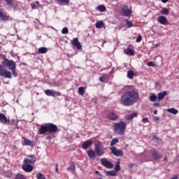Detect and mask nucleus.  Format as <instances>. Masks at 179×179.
<instances>
[{
  "label": "nucleus",
  "instance_id": "nucleus-17",
  "mask_svg": "<svg viewBox=\"0 0 179 179\" xmlns=\"http://www.w3.org/2000/svg\"><path fill=\"white\" fill-rule=\"evenodd\" d=\"M10 17H9V15L3 13V12L0 10V20H1V22H8V20H9Z\"/></svg>",
  "mask_w": 179,
  "mask_h": 179
},
{
  "label": "nucleus",
  "instance_id": "nucleus-30",
  "mask_svg": "<svg viewBox=\"0 0 179 179\" xmlns=\"http://www.w3.org/2000/svg\"><path fill=\"white\" fill-rule=\"evenodd\" d=\"M38 51L39 54H45L47 51H48V50L47 49V48L42 47L39 48Z\"/></svg>",
  "mask_w": 179,
  "mask_h": 179
},
{
  "label": "nucleus",
  "instance_id": "nucleus-14",
  "mask_svg": "<svg viewBox=\"0 0 179 179\" xmlns=\"http://www.w3.org/2000/svg\"><path fill=\"white\" fill-rule=\"evenodd\" d=\"M45 93L46 96H51L52 97H55V96H61V92L51 91V90H45Z\"/></svg>",
  "mask_w": 179,
  "mask_h": 179
},
{
  "label": "nucleus",
  "instance_id": "nucleus-27",
  "mask_svg": "<svg viewBox=\"0 0 179 179\" xmlns=\"http://www.w3.org/2000/svg\"><path fill=\"white\" fill-rule=\"evenodd\" d=\"M100 82L102 83H107L108 82V77L107 76L104 75L99 78Z\"/></svg>",
  "mask_w": 179,
  "mask_h": 179
},
{
  "label": "nucleus",
  "instance_id": "nucleus-59",
  "mask_svg": "<svg viewBox=\"0 0 179 179\" xmlns=\"http://www.w3.org/2000/svg\"><path fill=\"white\" fill-rule=\"evenodd\" d=\"M28 1H30V0H28Z\"/></svg>",
  "mask_w": 179,
  "mask_h": 179
},
{
  "label": "nucleus",
  "instance_id": "nucleus-40",
  "mask_svg": "<svg viewBox=\"0 0 179 179\" xmlns=\"http://www.w3.org/2000/svg\"><path fill=\"white\" fill-rule=\"evenodd\" d=\"M126 24L128 28L134 27V24L132 23V21H129L128 20H126Z\"/></svg>",
  "mask_w": 179,
  "mask_h": 179
},
{
  "label": "nucleus",
  "instance_id": "nucleus-47",
  "mask_svg": "<svg viewBox=\"0 0 179 179\" xmlns=\"http://www.w3.org/2000/svg\"><path fill=\"white\" fill-rule=\"evenodd\" d=\"M55 171L57 174H59V170L58 169V164L55 165Z\"/></svg>",
  "mask_w": 179,
  "mask_h": 179
},
{
  "label": "nucleus",
  "instance_id": "nucleus-5",
  "mask_svg": "<svg viewBox=\"0 0 179 179\" xmlns=\"http://www.w3.org/2000/svg\"><path fill=\"white\" fill-rule=\"evenodd\" d=\"M0 121L1 124H4L5 125H16V121L13 120L11 122L10 120L8 119L6 115L1 113H0Z\"/></svg>",
  "mask_w": 179,
  "mask_h": 179
},
{
  "label": "nucleus",
  "instance_id": "nucleus-52",
  "mask_svg": "<svg viewBox=\"0 0 179 179\" xmlns=\"http://www.w3.org/2000/svg\"><path fill=\"white\" fill-rule=\"evenodd\" d=\"M162 2L163 3H167V2H169V0H162Z\"/></svg>",
  "mask_w": 179,
  "mask_h": 179
},
{
  "label": "nucleus",
  "instance_id": "nucleus-19",
  "mask_svg": "<svg viewBox=\"0 0 179 179\" xmlns=\"http://www.w3.org/2000/svg\"><path fill=\"white\" fill-rule=\"evenodd\" d=\"M46 132H48V127L46 125H41V128L38 129L39 135H44Z\"/></svg>",
  "mask_w": 179,
  "mask_h": 179
},
{
  "label": "nucleus",
  "instance_id": "nucleus-22",
  "mask_svg": "<svg viewBox=\"0 0 179 179\" xmlns=\"http://www.w3.org/2000/svg\"><path fill=\"white\" fill-rule=\"evenodd\" d=\"M22 146H31V141L29 140L28 138H26L25 137L22 138Z\"/></svg>",
  "mask_w": 179,
  "mask_h": 179
},
{
  "label": "nucleus",
  "instance_id": "nucleus-16",
  "mask_svg": "<svg viewBox=\"0 0 179 179\" xmlns=\"http://www.w3.org/2000/svg\"><path fill=\"white\" fill-rule=\"evenodd\" d=\"M151 156L154 160H159V159L162 157V154H160L159 152H157L156 150H152L151 151Z\"/></svg>",
  "mask_w": 179,
  "mask_h": 179
},
{
  "label": "nucleus",
  "instance_id": "nucleus-2",
  "mask_svg": "<svg viewBox=\"0 0 179 179\" xmlns=\"http://www.w3.org/2000/svg\"><path fill=\"white\" fill-rule=\"evenodd\" d=\"M94 145L95 146V150H90L87 151L88 157L92 159H96V155L100 157L105 153L104 148H101V143L100 141H94Z\"/></svg>",
  "mask_w": 179,
  "mask_h": 179
},
{
  "label": "nucleus",
  "instance_id": "nucleus-4",
  "mask_svg": "<svg viewBox=\"0 0 179 179\" xmlns=\"http://www.w3.org/2000/svg\"><path fill=\"white\" fill-rule=\"evenodd\" d=\"M113 131L117 135H124L125 129H127V123L124 121H120L113 124Z\"/></svg>",
  "mask_w": 179,
  "mask_h": 179
},
{
  "label": "nucleus",
  "instance_id": "nucleus-31",
  "mask_svg": "<svg viewBox=\"0 0 179 179\" xmlns=\"http://www.w3.org/2000/svg\"><path fill=\"white\" fill-rule=\"evenodd\" d=\"M106 176H111L112 177H115V176H117V172L115 171H106Z\"/></svg>",
  "mask_w": 179,
  "mask_h": 179
},
{
  "label": "nucleus",
  "instance_id": "nucleus-36",
  "mask_svg": "<svg viewBox=\"0 0 179 179\" xmlns=\"http://www.w3.org/2000/svg\"><path fill=\"white\" fill-rule=\"evenodd\" d=\"M57 2L60 3V5H68L69 3V0H57Z\"/></svg>",
  "mask_w": 179,
  "mask_h": 179
},
{
  "label": "nucleus",
  "instance_id": "nucleus-54",
  "mask_svg": "<svg viewBox=\"0 0 179 179\" xmlns=\"http://www.w3.org/2000/svg\"><path fill=\"white\" fill-rule=\"evenodd\" d=\"M154 114H155V115H157V110H154Z\"/></svg>",
  "mask_w": 179,
  "mask_h": 179
},
{
  "label": "nucleus",
  "instance_id": "nucleus-18",
  "mask_svg": "<svg viewBox=\"0 0 179 179\" xmlns=\"http://www.w3.org/2000/svg\"><path fill=\"white\" fill-rule=\"evenodd\" d=\"M72 45H74V47H76L77 50H80L82 48V45L80 44V42H79L78 38H75L73 40Z\"/></svg>",
  "mask_w": 179,
  "mask_h": 179
},
{
  "label": "nucleus",
  "instance_id": "nucleus-49",
  "mask_svg": "<svg viewBox=\"0 0 179 179\" xmlns=\"http://www.w3.org/2000/svg\"><path fill=\"white\" fill-rule=\"evenodd\" d=\"M31 6L32 9H36V3H32L31 4Z\"/></svg>",
  "mask_w": 179,
  "mask_h": 179
},
{
  "label": "nucleus",
  "instance_id": "nucleus-43",
  "mask_svg": "<svg viewBox=\"0 0 179 179\" xmlns=\"http://www.w3.org/2000/svg\"><path fill=\"white\" fill-rule=\"evenodd\" d=\"M69 31V30L66 27L63 28L62 30V34H68Z\"/></svg>",
  "mask_w": 179,
  "mask_h": 179
},
{
  "label": "nucleus",
  "instance_id": "nucleus-38",
  "mask_svg": "<svg viewBox=\"0 0 179 179\" xmlns=\"http://www.w3.org/2000/svg\"><path fill=\"white\" fill-rule=\"evenodd\" d=\"M118 142H119L118 138H113L110 142V146H114V145H117Z\"/></svg>",
  "mask_w": 179,
  "mask_h": 179
},
{
  "label": "nucleus",
  "instance_id": "nucleus-46",
  "mask_svg": "<svg viewBox=\"0 0 179 179\" xmlns=\"http://www.w3.org/2000/svg\"><path fill=\"white\" fill-rule=\"evenodd\" d=\"M142 121L144 124H146V122H149V118L148 117L143 118Z\"/></svg>",
  "mask_w": 179,
  "mask_h": 179
},
{
  "label": "nucleus",
  "instance_id": "nucleus-34",
  "mask_svg": "<svg viewBox=\"0 0 179 179\" xmlns=\"http://www.w3.org/2000/svg\"><path fill=\"white\" fill-rule=\"evenodd\" d=\"M78 94L80 96H83V94H85V87H78Z\"/></svg>",
  "mask_w": 179,
  "mask_h": 179
},
{
  "label": "nucleus",
  "instance_id": "nucleus-55",
  "mask_svg": "<svg viewBox=\"0 0 179 179\" xmlns=\"http://www.w3.org/2000/svg\"><path fill=\"white\" fill-rule=\"evenodd\" d=\"M164 162H167V157H164Z\"/></svg>",
  "mask_w": 179,
  "mask_h": 179
},
{
  "label": "nucleus",
  "instance_id": "nucleus-39",
  "mask_svg": "<svg viewBox=\"0 0 179 179\" xmlns=\"http://www.w3.org/2000/svg\"><path fill=\"white\" fill-rule=\"evenodd\" d=\"M15 179H26V178H24V176H23V174H20V173L15 175Z\"/></svg>",
  "mask_w": 179,
  "mask_h": 179
},
{
  "label": "nucleus",
  "instance_id": "nucleus-9",
  "mask_svg": "<svg viewBox=\"0 0 179 179\" xmlns=\"http://www.w3.org/2000/svg\"><path fill=\"white\" fill-rule=\"evenodd\" d=\"M112 155H114V156H116V157H121L124 156V151L122 150H118L115 147H112L110 148Z\"/></svg>",
  "mask_w": 179,
  "mask_h": 179
},
{
  "label": "nucleus",
  "instance_id": "nucleus-28",
  "mask_svg": "<svg viewBox=\"0 0 179 179\" xmlns=\"http://www.w3.org/2000/svg\"><path fill=\"white\" fill-rule=\"evenodd\" d=\"M104 27V22L103 21L96 22L95 24V27L96 29H101V27Z\"/></svg>",
  "mask_w": 179,
  "mask_h": 179
},
{
  "label": "nucleus",
  "instance_id": "nucleus-45",
  "mask_svg": "<svg viewBox=\"0 0 179 179\" xmlns=\"http://www.w3.org/2000/svg\"><path fill=\"white\" fill-rule=\"evenodd\" d=\"M147 65H148V66H155V62H148L147 63Z\"/></svg>",
  "mask_w": 179,
  "mask_h": 179
},
{
  "label": "nucleus",
  "instance_id": "nucleus-33",
  "mask_svg": "<svg viewBox=\"0 0 179 179\" xmlns=\"http://www.w3.org/2000/svg\"><path fill=\"white\" fill-rule=\"evenodd\" d=\"M69 166H70L67 168L68 171H71V170L72 171H75V164H73V162H71Z\"/></svg>",
  "mask_w": 179,
  "mask_h": 179
},
{
  "label": "nucleus",
  "instance_id": "nucleus-1",
  "mask_svg": "<svg viewBox=\"0 0 179 179\" xmlns=\"http://www.w3.org/2000/svg\"><path fill=\"white\" fill-rule=\"evenodd\" d=\"M139 100V93L135 90L126 92L120 97V103L124 107H131Z\"/></svg>",
  "mask_w": 179,
  "mask_h": 179
},
{
  "label": "nucleus",
  "instance_id": "nucleus-21",
  "mask_svg": "<svg viewBox=\"0 0 179 179\" xmlns=\"http://www.w3.org/2000/svg\"><path fill=\"white\" fill-rule=\"evenodd\" d=\"M124 53L126 54V55H129L130 57H132L135 55V50L131 48H127L124 50Z\"/></svg>",
  "mask_w": 179,
  "mask_h": 179
},
{
  "label": "nucleus",
  "instance_id": "nucleus-8",
  "mask_svg": "<svg viewBox=\"0 0 179 179\" xmlns=\"http://www.w3.org/2000/svg\"><path fill=\"white\" fill-rule=\"evenodd\" d=\"M46 125L48 127V132H49V134H55L59 131V129H58V127H57L54 123H48Z\"/></svg>",
  "mask_w": 179,
  "mask_h": 179
},
{
  "label": "nucleus",
  "instance_id": "nucleus-41",
  "mask_svg": "<svg viewBox=\"0 0 179 179\" xmlns=\"http://www.w3.org/2000/svg\"><path fill=\"white\" fill-rule=\"evenodd\" d=\"M36 178L37 179H45V177L43 176V173H38L36 175Z\"/></svg>",
  "mask_w": 179,
  "mask_h": 179
},
{
  "label": "nucleus",
  "instance_id": "nucleus-32",
  "mask_svg": "<svg viewBox=\"0 0 179 179\" xmlns=\"http://www.w3.org/2000/svg\"><path fill=\"white\" fill-rule=\"evenodd\" d=\"M160 13H162V15H167L170 13V10H169V8H165L160 11Z\"/></svg>",
  "mask_w": 179,
  "mask_h": 179
},
{
  "label": "nucleus",
  "instance_id": "nucleus-37",
  "mask_svg": "<svg viewBox=\"0 0 179 179\" xmlns=\"http://www.w3.org/2000/svg\"><path fill=\"white\" fill-rule=\"evenodd\" d=\"M150 101H156V100H157V96L155 94H151L150 96Z\"/></svg>",
  "mask_w": 179,
  "mask_h": 179
},
{
  "label": "nucleus",
  "instance_id": "nucleus-15",
  "mask_svg": "<svg viewBox=\"0 0 179 179\" xmlns=\"http://www.w3.org/2000/svg\"><path fill=\"white\" fill-rule=\"evenodd\" d=\"M157 22L158 23H160V24H163L164 26H166V24H169V20H167V17H164V15L158 17Z\"/></svg>",
  "mask_w": 179,
  "mask_h": 179
},
{
  "label": "nucleus",
  "instance_id": "nucleus-48",
  "mask_svg": "<svg viewBox=\"0 0 179 179\" xmlns=\"http://www.w3.org/2000/svg\"><path fill=\"white\" fill-rule=\"evenodd\" d=\"M153 106H154L155 107H160V103H159V102H155V103H154Z\"/></svg>",
  "mask_w": 179,
  "mask_h": 179
},
{
  "label": "nucleus",
  "instance_id": "nucleus-50",
  "mask_svg": "<svg viewBox=\"0 0 179 179\" xmlns=\"http://www.w3.org/2000/svg\"><path fill=\"white\" fill-rule=\"evenodd\" d=\"M172 179H178V176L175 175L172 177Z\"/></svg>",
  "mask_w": 179,
  "mask_h": 179
},
{
  "label": "nucleus",
  "instance_id": "nucleus-29",
  "mask_svg": "<svg viewBox=\"0 0 179 179\" xmlns=\"http://www.w3.org/2000/svg\"><path fill=\"white\" fill-rule=\"evenodd\" d=\"M168 113H171V114H173L174 115H176V114H178V110L176 108H169L167 109Z\"/></svg>",
  "mask_w": 179,
  "mask_h": 179
},
{
  "label": "nucleus",
  "instance_id": "nucleus-11",
  "mask_svg": "<svg viewBox=\"0 0 179 179\" xmlns=\"http://www.w3.org/2000/svg\"><path fill=\"white\" fill-rule=\"evenodd\" d=\"M101 163L102 166H103L106 169H113V167H114V164H113V163H111L110 161L107 160V159H106V158H102L101 159Z\"/></svg>",
  "mask_w": 179,
  "mask_h": 179
},
{
  "label": "nucleus",
  "instance_id": "nucleus-6",
  "mask_svg": "<svg viewBox=\"0 0 179 179\" xmlns=\"http://www.w3.org/2000/svg\"><path fill=\"white\" fill-rule=\"evenodd\" d=\"M0 76L6 78V79H12V73L7 71L0 64Z\"/></svg>",
  "mask_w": 179,
  "mask_h": 179
},
{
  "label": "nucleus",
  "instance_id": "nucleus-26",
  "mask_svg": "<svg viewBox=\"0 0 179 179\" xmlns=\"http://www.w3.org/2000/svg\"><path fill=\"white\" fill-rule=\"evenodd\" d=\"M134 76H135V73L132 70H129L127 71V78L129 79H134Z\"/></svg>",
  "mask_w": 179,
  "mask_h": 179
},
{
  "label": "nucleus",
  "instance_id": "nucleus-51",
  "mask_svg": "<svg viewBox=\"0 0 179 179\" xmlns=\"http://www.w3.org/2000/svg\"><path fill=\"white\" fill-rule=\"evenodd\" d=\"M132 167H134V164H129V169H132Z\"/></svg>",
  "mask_w": 179,
  "mask_h": 179
},
{
  "label": "nucleus",
  "instance_id": "nucleus-7",
  "mask_svg": "<svg viewBox=\"0 0 179 179\" xmlns=\"http://www.w3.org/2000/svg\"><path fill=\"white\" fill-rule=\"evenodd\" d=\"M120 9L122 12L123 16H126L127 17H129L131 16V13H132V10L128 8V6L125 4L120 5Z\"/></svg>",
  "mask_w": 179,
  "mask_h": 179
},
{
  "label": "nucleus",
  "instance_id": "nucleus-35",
  "mask_svg": "<svg viewBox=\"0 0 179 179\" xmlns=\"http://www.w3.org/2000/svg\"><path fill=\"white\" fill-rule=\"evenodd\" d=\"M120 170H121V166L120 165V162H117L115 166V171L116 173H118V171H120Z\"/></svg>",
  "mask_w": 179,
  "mask_h": 179
},
{
  "label": "nucleus",
  "instance_id": "nucleus-56",
  "mask_svg": "<svg viewBox=\"0 0 179 179\" xmlns=\"http://www.w3.org/2000/svg\"><path fill=\"white\" fill-rule=\"evenodd\" d=\"M40 4V1H36V5H39Z\"/></svg>",
  "mask_w": 179,
  "mask_h": 179
},
{
  "label": "nucleus",
  "instance_id": "nucleus-57",
  "mask_svg": "<svg viewBox=\"0 0 179 179\" xmlns=\"http://www.w3.org/2000/svg\"><path fill=\"white\" fill-rule=\"evenodd\" d=\"M46 139H51V137H50V136H48L46 137Z\"/></svg>",
  "mask_w": 179,
  "mask_h": 179
},
{
  "label": "nucleus",
  "instance_id": "nucleus-13",
  "mask_svg": "<svg viewBox=\"0 0 179 179\" xmlns=\"http://www.w3.org/2000/svg\"><path fill=\"white\" fill-rule=\"evenodd\" d=\"M22 170L26 173H31L34 169V166L29 164H24L22 166Z\"/></svg>",
  "mask_w": 179,
  "mask_h": 179
},
{
  "label": "nucleus",
  "instance_id": "nucleus-23",
  "mask_svg": "<svg viewBox=\"0 0 179 179\" xmlns=\"http://www.w3.org/2000/svg\"><path fill=\"white\" fill-rule=\"evenodd\" d=\"M135 117H138V113H133L131 115H127L125 116V118L127 120V121H131V120H134Z\"/></svg>",
  "mask_w": 179,
  "mask_h": 179
},
{
  "label": "nucleus",
  "instance_id": "nucleus-25",
  "mask_svg": "<svg viewBox=\"0 0 179 179\" xmlns=\"http://www.w3.org/2000/svg\"><path fill=\"white\" fill-rule=\"evenodd\" d=\"M106 9V6L104 5H99L96 8V10L98 12H105Z\"/></svg>",
  "mask_w": 179,
  "mask_h": 179
},
{
  "label": "nucleus",
  "instance_id": "nucleus-53",
  "mask_svg": "<svg viewBox=\"0 0 179 179\" xmlns=\"http://www.w3.org/2000/svg\"><path fill=\"white\" fill-rule=\"evenodd\" d=\"M154 120H155V121H159V120H160V118H159V117H155Z\"/></svg>",
  "mask_w": 179,
  "mask_h": 179
},
{
  "label": "nucleus",
  "instance_id": "nucleus-10",
  "mask_svg": "<svg viewBox=\"0 0 179 179\" xmlns=\"http://www.w3.org/2000/svg\"><path fill=\"white\" fill-rule=\"evenodd\" d=\"M37 158L34 155H28L26 159H24V164H34Z\"/></svg>",
  "mask_w": 179,
  "mask_h": 179
},
{
  "label": "nucleus",
  "instance_id": "nucleus-58",
  "mask_svg": "<svg viewBox=\"0 0 179 179\" xmlns=\"http://www.w3.org/2000/svg\"><path fill=\"white\" fill-rule=\"evenodd\" d=\"M95 173H96V174H99V171H95Z\"/></svg>",
  "mask_w": 179,
  "mask_h": 179
},
{
  "label": "nucleus",
  "instance_id": "nucleus-24",
  "mask_svg": "<svg viewBox=\"0 0 179 179\" xmlns=\"http://www.w3.org/2000/svg\"><path fill=\"white\" fill-rule=\"evenodd\" d=\"M167 96V92L166 91H164L163 92H160L157 94V97L159 100H163L164 97H166Z\"/></svg>",
  "mask_w": 179,
  "mask_h": 179
},
{
  "label": "nucleus",
  "instance_id": "nucleus-20",
  "mask_svg": "<svg viewBox=\"0 0 179 179\" xmlns=\"http://www.w3.org/2000/svg\"><path fill=\"white\" fill-rule=\"evenodd\" d=\"M92 145H93V141L88 140L83 143L82 148L83 149H85V150H86V149H87V148H90V146H92Z\"/></svg>",
  "mask_w": 179,
  "mask_h": 179
},
{
  "label": "nucleus",
  "instance_id": "nucleus-44",
  "mask_svg": "<svg viewBox=\"0 0 179 179\" xmlns=\"http://www.w3.org/2000/svg\"><path fill=\"white\" fill-rule=\"evenodd\" d=\"M136 43H141L142 41V36H138L136 40Z\"/></svg>",
  "mask_w": 179,
  "mask_h": 179
},
{
  "label": "nucleus",
  "instance_id": "nucleus-42",
  "mask_svg": "<svg viewBox=\"0 0 179 179\" xmlns=\"http://www.w3.org/2000/svg\"><path fill=\"white\" fill-rule=\"evenodd\" d=\"M4 1H5V2H6V3L8 6H13V0H4Z\"/></svg>",
  "mask_w": 179,
  "mask_h": 179
},
{
  "label": "nucleus",
  "instance_id": "nucleus-12",
  "mask_svg": "<svg viewBox=\"0 0 179 179\" xmlns=\"http://www.w3.org/2000/svg\"><path fill=\"white\" fill-rule=\"evenodd\" d=\"M107 118L110 120V121H117V120H118V113L114 111L109 112L107 114Z\"/></svg>",
  "mask_w": 179,
  "mask_h": 179
},
{
  "label": "nucleus",
  "instance_id": "nucleus-3",
  "mask_svg": "<svg viewBox=\"0 0 179 179\" xmlns=\"http://www.w3.org/2000/svg\"><path fill=\"white\" fill-rule=\"evenodd\" d=\"M3 62L2 64L6 66V68H8L10 71H11L13 76L15 78L17 76V73L16 72V63L13 60H9L6 58V56H3Z\"/></svg>",
  "mask_w": 179,
  "mask_h": 179
}]
</instances>
